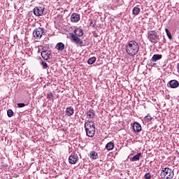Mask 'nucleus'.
<instances>
[{
  "label": "nucleus",
  "instance_id": "1",
  "mask_svg": "<svg viewBox=\"0 0 179 179\" xmlns=\"http://www.w3.org/2000/svg\"><path fill=\"white\" fill-rule=\"evenodd\" d=\"M125 51L127 55L135 57L139 52V43L135 41H129L125 45Z\"/></svg>",
  "mask_w": 179,
  "mask_h": 179
},
{
  "label": "nucleus",
  "instance_id": "2",
  "mask_svg": "<svg viewBox=\"0 0 179 179\" xmlns=\"http://www.w3.org/2000/svg\"><path fill=\"white\" fill-rule=\"evenodd\" d=\"M84 128L85 129L87 136L89 138H93L96 132V127L93 121H87L85 122Z\"/></svg>",
  "mask_w": 179,
  "mask_h": 179
},
{
  "label": "nucleus",
  "instance_id": "3",
  "mask_svg": "<svg viewBox=\"0 0 179 179\" xmlns=\"http://www.w3.org/2000/svg\"><path fill=\"white\" fill-rule=\"evenodd\" d=\"M161 177L163 179H173L174 171L170 168H163L161 171Z\"/></svg>",
  "mask_w": 179,
  "mask_h": 179
},
{
  "label": "nucleus",
  "instance_id": "4",
  "mask_svg": "<svg viewBox=\"0 0 179 179\" xmlns=\"http://www.w3.org/2000/svg\"><path fill=\"white\" fill-rule=\"evenodd\" d=\"M148 40L154 44L159 43L160 38L156 31H150L148 32Z\"/></svg>",
  "mask_w": 179,
  "mask_h": 179
},
{
  "label": "nucleus",
  "instance_id": "5",
  "mask_svg": "<svg viewBox=\"0 0 179 179\" xmlns=\"http://www.w3.org/2000/svg\"><path fill=\"white\" fill-rule=\"evenodd\" d=\"M44 35H45V31H44V29L41 27L35 28L33 31V36L36 40H40Z\"/></svg>",
  "mask_w": 179,
  "mask_h": 179
},
{
  "label": "nucleus",
  "instance_id": "6",
  "mask_svg": "<svg viewBox=\"0 0 179 179\" xmlns=\"http://www.w3.org/2000/svg\"><path fill=\"white\" fill-rule=\"evenodd\" d=\"M71 37L75 44H77L80 47H85L86 43H83V41L79 38V36H76L74 34H71Z\"/></svg>",
  "mask_w": 179,
  "mask_h": 179
},
{
  "label": "nucleus",
  "instance_id": "7",
  "mask_svg": "<svg viewBox=\"0 0 179 179\" xmlns=\"http://www.w3.org/2000/svg\"><path fill=\"white\" fill-rule=\"evenodd\" d=\"M44 6H36L34 8V13L36 16H42L44 13Z\"/></svg>",
  "mask_w": 179,
  "mask_h": 179
},
{
  "label": "nucleus",
  "instance_id": "8",
  "mask_svg": "<svg viewBox=\"0 0 179 179\" xmlns=\"http://www.w3.org/2000/svg\"><path fill=\"white\" fill-rule=\"evenodd\" d=\"M78 155L75 153H71L69 157V163L70 164H76L78 163Z\"/></svg>",
  "mask_w": 179,
  "mask_h": 179
},
{
  "label": "nucleus",
  "instance_id": "9",
  "mask_svg": "<svg viewBox=\"0 0 179 179\" xmlns=\"http://www.w3.org/2000/svg\"><path fill=\"white\" fill-rule=\"evenodd\" d=\"M79 20H80V15H79L76 13L71 14V22H72L73 23H78V22H79Z\"/></svg>",
  "mask_w": 179,
  "mask_h": 179
},
{
  "label": "nucleus",
  "instance_id": "10",
  "mask_svg": "<svg viewBox=\"0 0 179 179\" xmlns=\"http://www.w3.org/2000/svg\"><path fill=\"white\" fill-rule=\"evenodd\" d=\"M168 85H169V87H171V89H177V87H179V83L177 80H170Z\"/></svg>",
  "mask_w": 179,
  "mask_h": 179
},
{
  "label": "nucleus",
  "instance_id": "11",
  "mask_svg": "<svg viewBox=\"0 0 179 179\" xmlns=\"http://www.w3.org/2000/svg\"><path fill=\"white\" fill-rule=\"evenodd\" d=\"M41 57L43 59H50V58H51V57H52L51 55V51L50 50H45V51H43L41 52Z\"/></svg>",
  "mask_w": 179,
  "mask_h": 179
},
{
  "label": "nucleus",
  "instance_id": "12",
  "mask_svg": "<svg viewBox=\"0 0 179 179\" xmlns=\"http://www.w3.org/2000/svg\"><path fill=\"white\" fill-rule=\"evenodd\" d=\"M133 129L134 132H141V131H142V126L139 122H135L133 124Z\"/></svg>",
  "mask_w": 179,
  "mask_h": 179
},
{
  "label": "nucleus",
  "instance_id": "13",
  "mask_svg": "<svg viewBox=\"0 0 179 179\" xmlns=\"http://www.w3.org/2000/svg\"><path fill=\"white\" fill-rule=\"evenodd\" d=\"M74 36H76L77 37H82L83 36V29L81 28H76L73 30Z\"/></svg>",
  "mask_w": 179,
  "mask_h": 179
},
{
  "label": "nucleus",
  "instance_id": "14",
  "mask_svg": "<svg viewBox=\"0 0 179 179\" xmlns=\"http://www.w3.org/2000/svg\"><path fill=\"white\" fill-rule=\"evenodd\" d=\"M74 113L75 109H73L72 106H69L66 108V115H67V117H71V115H73Z\"/></svg>",
  "mask_w": 179,
  "mask_h": 179
},
{
  "label": "nucleus",
  "instance_id": "15",
  "mask_svg": "<svg viewBox=\"0 0 179 179\" xmlns=\"http://www.w3.org/2000/svg\"><path fill=\"white\" fill-rule=\"evenodd\" d=\"M162 58H163V55H154L152 56V57L150 59L151 62H157V61H160V59H162Z\"/></svg>",
  "mask_w": 179,
  "mask_h": 179
},
{
  "label": "nucleus",
  "instance_id": "16",
  "mask_svg": "<svg viewBox=\"0 0 179 179\" xmlns=\"http://www.w3.org/2000/svg\"><path fill=\"white\" fill-rule=\"evenodd\" d=\"M55 48L58 51H64V50H65V44H64L62 42L57 43Z\"/></svg>",
  "mask_w": 179,
  "mask_h": 179
},
{
  "label": "nucleus",
  "instance_id": "17",
  "mask_svg": "<svg viewBox=\"0 0 179 179\" xmlns=\"http://www.w3.org/2000/svg\"><path fill=\"white\" fill-rule=\"evenodd\" d=\"M90 157L92 159V160H97V159H99V154L96 151H91L90 152Z\"/></svg>",
  "mask_w": 179,
  "mask_h": 179
},
{
  "label": "nucleus",
  "instance_id": "18",
  "mask_svg": "<svg viewBox=\"0 0 179 179\" xmlns=\"http://www.w3.org/2000/svg\"><path fill=\"white\" fill-rule=\"evenodd\" d=\"M87 117H88V118H94V117H96V114L94 113V110L90 109V111L87 112Z\"/></svg>",
  "mask_w": 179,
  "mask_h": 179
},
{
  "label": "nucleus",
  "instance_id": "19",
  "mask_svg": "<svg viewBox=\"0 0 179 179\" xmlns=\"http://www.w3.org/2000/svg\"><path fill=\"white\" fill-rule=\"evenodd\" d=\"M141 13V9L138 7H134L132 10V14L134 15V16H138L139 13Z\"/></svg>",
  "mask_w": 179,
  "mask_h": 179
},
{
  "label": "nucleus",
  "instance_id": "20",
  "mask_svg": "<svg viewBox=\"0 0 179 179\" xmlns=\"http://www.w3.org/2000/svg\"><path fill=\"white\" fill-rule=\"evenodd\" d=\"M106 149L107 150H113L114 149V143L113 142H109L106 145Z\"/></svg>",
  "mask_w": 179,
  "mask_h": 179
},
{
  "label": "nucleus",
  "instance_id": "21",
  "mask_svg": "<svg viewBox=\"0 0 179 179\" xmlns=\"http://www.w3.org/2000/svg\"><path fill=\"white\" fill-rule=\"evenodd\" d=\"M141 156H142V154L141 152L137 153L136 155L134 156L132 159H130L131 162H138Z\"/></svg>",
  "mask_w": 179,
  "mask_h": 179
},
{
  "label": "nucleus",
  "instance_id": "22",
  "mask_svg": "<svg viewBox=\"0 0 179 179\" xmlns=\"http://www.w3.org/2000/svg\"><path fill=\"white\" fill-rule=\"evenodd\" d=\"M95 62H96L95 57H92L90 58L87 61L88 65H93Z\"/></svg>",
  "mask_w": 179,
  "mask_h": 179
},
{
  "label": "nucleus",
  "instance_id": "23",
  "mask_svg": "<svg viewBox=\"0 0 179 179\" xmlns=\"http://www.w3.org/2000/svg\"><path fill=\"white\" fill-rule=\"evenodd\" d=\"M152 116H150V114H149V113L144 117V120L146 122H150V121H152Z\"/></svg>",
  "mask_w": 179,
  "mask_h": 179
},
{
  "label": "nucleus",
  "instance_id": "24",
  "mask_svg": "<svg viewBox=\"0 0 179 179\" xmlns=\"http://www.w3.org/2000/svg\"><path fill=\"white\" fill-rule=\"evenodd\" d=\"M165 31H166L168 38H169V40H171V38H173V36H171V33L170 32L169 29H167V28L165 29Z\"/></svg>",
  "mask_w": 179,
  "mask_h": 179
},
{
  "label": "nucleus",
  "instance_id": "25",
  "mask_svg": "<svg viewBox=\"0 0 179 179\" xmlns=\"http://www.w3.org/2000/svg\"><path fill=\"white\" fill-rule=\"evenodd\" d=\"M90 26L91 27H96V20H90Z\"/></svg>",
  "mask_w": 179,
  "mask_h": 179
},
{
  "label": "nucleus",
  "instance_id": "26",
  "mask_svg": "<svg viewBox=\"0 0 179 179\" xmlns=\"http://www.w3.org/2000/svg\"><path fill=\"white\" fill-rule=\"evenodd\" d=\"M7 115L8 117H9V118H10V117H13V110H12L11 109H8L7 110Z\"/></svg>",
  "mask_w": 179,
  "mask_h": 179
},
{
  "label": "nucleus",
  "instance_id": "27",
  "mask_svg": "<svg viewBox=\"0 0 179 179\" xmlns=\"http://www.w3.org/2000/svg\"><path fill=\"white\" fill-rule=\"evenodd\" d=\"M41 65L43 66V69L48 68V64L45 62H41Z\"/></svg>",
  "mask_w": 179,
  "mask_h": 179
},
{
  "label": "nucleus",
  "instance_id": "28",
  "mask_svg": "<svg viewBox=\"0 0 179 179\" xmlns=\"http://www.w3.org/2000/svg\"><path fill=\"white\" fill-rule=\"evenodd\" d=\"M144 178L150 179L152 178V175H150V173H146L144 176Z\"/></svg>",
  "mask_w": 179,
  "mask_h": 179
},
{
  "label": "nucleus",
  "instance_id": "29",
  "mask_svg": "<svg viewBox=\"0 0 179 179\" xmlns=\"http://www.w3.org/2000/svg\"><path fill=\"white\" fill-rule=\"evenodd\" d=\"M17 107H19V108H22V107H26V103H19L17 104Z\"/></svg>",
  "mask_w": 179,
  "mask_h": 179
},
{
  "label": "nucleus",
  "instance_id": "30",
  "mask_svg": "<svg viewBox=\"0 0 179 179\" xmlns=\"http://www.w3.org/2000/svg\"><path fill=\"white\" fill-rule=\"evenodd\" d=\"M54 97V94L52 92H50L47 94V99H52Z\"/></svg>",
  "mask_w": 179,
  "mask_h": 179
},
{
  "label": "nucleus",
  "instance_id": "31",
  "mask_svg": "<svg viewBox=\"0 0 179 179\" xmlns=\"http://www.w3.org/2000/svg\"><path fill=\"white\" fill-rule=\"evenodd\" d=\"M94 36L97 38V37H99V35H97V34H94Z\"/></svg>",
  "mask_w": 179,
  "mask_h": 179
},
{
  "label": "nucleus",
  "instance_id": "32",
  "mask_svg": "<svg viewBox=\"0 0 179 179\" xmlns=\"http://www.w3.org/2000/svg\"><path fill=\"white\" fill-rule=\"evenodd\" d=\"M177 68H178V72H179V64H178Z\"/></svg>",
  "mask_w": 179,
  "mask_h": 179
}]
</instances>
